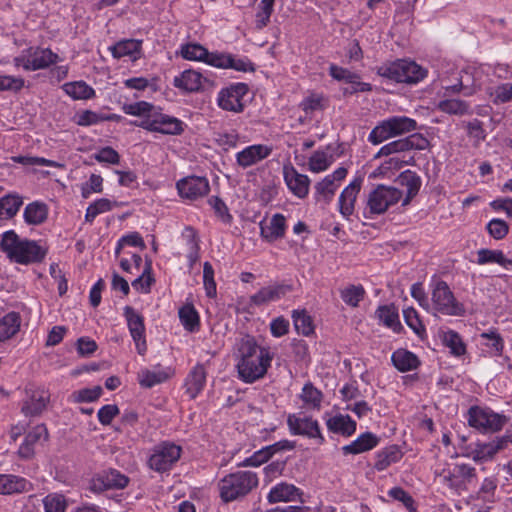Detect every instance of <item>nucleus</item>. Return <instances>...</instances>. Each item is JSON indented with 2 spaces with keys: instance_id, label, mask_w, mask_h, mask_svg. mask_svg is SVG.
<instances>
[{
  "instance_id": "nucleus-1",
  "label": "nucleus",
  "mask_w": 512,
  "mask_h": 512,
  "mask_svg": "<svg viewBox=\"0 0 512 512\" xmlns=\"http://www.w3.org/2000/svg\"><path fill=\"white\" fill-rule=\"evenodd\" d=\"M234 355L238 376L245 383H254L262 379L273 359L270 351L260 347L250 335H245L237 341Z\"/></svg>"
},
{
  "instance_id": "nucleus-2",
  "label": "nucleus",
  "mask_w": 512,
  "mask_h": 512,
  "mask_svg": "<svg viewBox=\"0 0 512 512\" xmlns=\"http://www.w3.org/2000/svg\"><path fill=\"white\" fill-rule=\"evenodd\" d=\"M0 250L15 263L29 265L40 263L48 249L37 241L21 239L13 230L4 232L0 237Z\"/></svg>"
},
{
  "instance_id": "nucleus-3",
  "label": "nucleus",
  "mask_w": 512,
  "mask_h": 512,
  "mask_svg": "<svg viewBox=\"0 0 512 512\" xmlns=\"http://www.w3.org/2000/svg\"><path fill=\"white\" fill-rule=\"evenodd\" d=\"M257 486V474L251 471L230 473L218 483L220 498L225 503L243 498Z\"/></svg>"
},
{
  "instance_id": "nucleus-4",
  "label": "nucleus",
  "mask_w": 512,
  "mask_h": 512,
  "mask_svg": "<svg viewBox=\"0 0 512 512\" xmlns=\"http://www.w3.org/2000/svg\"><path fill=\"white\" fill-rule=\"evenodd\" d=\"M378 74L390 80L416 84L427 76V70L414 61L397 60L388 64H383L377 70Z\"/></svg>"
},
{
  "instance_id": "nucleus-5",
  "label": "nucleus",
  "mask_w": 512,
  "mask_h": 512,
  "mask_svg": "<svg viewBox=\"0 0 512 512\" xmlns=\"http://www.w3.org/2000/svg\"><path fill=\"white\" fill-rule=\"evenodd\" d=\"M416 126L417 123L412 118L393 116L374 127L368 139L372 144L377 145L389 138L411 132L416 129Z\"/></svg>"
},
{
  "instance_id": "nucleus-6",
  "label": "nucleus",
  "mask_w": 512,
  "mask_h": 512,
  "mask_svg": "<svg viewBox=\"0 0 512 512\" xmlns=\"http://www.w3.org/2000/svg\"><path fill=\"white\" fill-rule=\"evenodd\" d=\"M431 299L434 309L443 315L462 316L465 313L463 304L457 301L449 285L443 280L434 284Z\"/></svg>"
},
{
  "instance_id": "nucleus-7",
  "label": "nucleus",
  "mask_w": 512,
  "mask_h": 512,
  "mask_svg": "<svg viewBox=\"0 0 512 512\" xmlns=\"http://www.w3.org/2000/svg\"><path fill=\"white\" fill-rule=\"evenodd\" d=\"M402 196V191L395 187L378 185L368 195L367 209L372 215H381L398 203Z\"/></svg>"
},
{
  "instance_id": "nucleus-8",
  "label": "nucleus",
  "mask_w": 512,
  "mask_h": 512,
  "mask_svg": "<svg viewBox=\"0 0 512 512\" xmlns=\"http://www.w3.org/2000/svg\"><path fill=\"white\" fill-rule=\"evenodd\" d=\"M507 422L504 415L495 413L489 408L473 406L468 411V423L470 426L483 432L499 431Z\"/></svg>"
},
{
  "instance_id": "nucleus-9",
  "label": "nucleus",
  "mask_w": 512,
  "mask_h": 512,
  "mask_svg": "<svg viewBox=\"0 0 512 512\" xmlns=\"http://www.w3.org/2000/svg\"><path fill=\"white\" fill-rule=\"evenodd\" d=\"M181 455V447L169 442L157 445L149 458V466L157 472L169 470Z\"/></svg>"
},
{
  "instance_id": "nucleus-10",
  "label": "nucleus",
  "mask_w": 512,
  "mask_h": 512,
  "mask_svg": "<svg viewBox=\"0 0 512 512\" xmlns=\"http://www.w3.org/2000/svg\"><path fill=\"white\" fill-rule=\"evenodd\" d=\"M48 391L42 388L28 387L22 401L21 413L26 417H36L42 414L49 402Z\"/></svg>"
},
{
  "instance_id": "nucleus-11",
  "label": "nucleus",
  "mask_w": 512,
  "mask_h": 512,
  "mask_svg": "<svg viewBox=\"0 0 512 512\" xmlns=\"http://www.w3.org/2000/svg\"><path fill=\"white\" fill-rule=\"evenodd\" d=\"M247 92L248 86L244 83H237L224 88L218 94V105L226 111L242 112L244 109L242 100Z\"/></svg>"
},
{
  "instance_id": "nucleus-12",
  "label": "nucleus",
  "mask_w": 512,
  "mask_h": 512,
  "mask_svg": "<svg viewBox=\"0 0 512 512\" xmlns=\"http://www.w3.org/2000/svg\"><path fill=\"white\" fill-rule=\"evenodd\" d=\"M287 424L292 434L316 439L318 444H323L324 437L320 432L317 420L311 417L291 414L287 418Z\"/></svg>"
},
{
  "instance_id": "nucleus-13",
  "label": "nucleus",
  "mask_w": 512,
  "mask_h": 512,
  "mask_svg": "<svg viewBox=\"0 0 512 512\" xmlns=\"http://www.w3.org/2000/svg\"><path fill=\"white\" fill-rule=\"evenodd\" d=\"M429 141L419 133L411 134L408 137L392 141L382 146L377 156H389L410 150H424L428 147Z\"/></svg>"
},
{
  "instance_id": "nucleus-14",
  "label": "nucleus",
  "mask_w": 512,
  "mask_h": 512,
  "mask_svg": "<svg viewBox=\"0 0 512 512\" xmlns=\"http://www.w3.org/2000/svg\"><path fill=\"white\" fill-rule=\"evenodd\" d=\"M124 316L127 320L131 337L135 342L137 352L140 355H144L147 351V343L143 316L137 313L131 306L124 308Z\"/></svg>"
},
{
  "instance_id": "nucleus-15",
  "label": "nucleus",
  "mask_w": 512,
  "mask_h": 512,
  "mask_svg": "<svg viewBox=\"0 0 512 512\" xmlns=\"http://www.w3.org/2000/svg\"><path fill=\"white\" fill-rule=\"evenodd\" d=\"M292 291V287L287 284L274 283L262 287L258 292L250 296V306L261 307L271 302H275L283 298L286 294Z\"/></svg>"
},
{
  "instance_id": "nucleus-16",
  "label": "nucleus",
  "mask_w": 512,
  "mask_h": 512,
  "mask_svg": "<svg viewBox=\"0 0 512 512\" xmlns=\"http://www.w3.org/2000/svg\"><path fill=\"white\" fill-rule=\"evenodd\" d=\"M129 480L117 470L104 471L98 474L90 482V490L93 492H103L108 489H122L127 486Z\"/></svg>"
},
{
  "instance_id": "nucleus-17",
  "label": "nucleus",
  "mask_w": 512,
  "mask_h": 512,
  "mask_svg": "<svg viewBox=\"0 0 512 512\" xmlns=\"http://www.w3.org/2000/svg\"><path fill=\"white\" fill-rule=\"evenodd\" d=\"M181 197L190 200L205 196L209 192V182L205 177L190 176L177 182Z\"/></svg>"
},
{
  "instance_id": "nucleus-18",
  "label": "nucleus",
  "mask_w": 512,
  "mask_h": 512,
  "mask_svg": "<svg viewBox=\"0 0 512 512\" xmlns=\"http://www.w3.org/2000/svg\"><path fill=\"white\" fill-rule=\"evenodd\" d=\"M510 444H512V431L507 430L505 435L497 437L491 442L478 444L472 452L473 459L481 462L492 459L497 452L507 448Z\"/></svg>"
},
{
  "instance_id": "nucleus-19",
  "label": "nucleus",
  "mask_w": 512,
  "mask_h": 512,
  "mask_svg": "<svg viewBox=\"0 0 512 512\" xmlns=\"http://www.w3.org/2000/svg\"><path fill=\"white\" fill-rule=\"evenodd\" d=\"M49 438L48 429L45 424H38L29 431L19 446L18 456L21 459H31L35 454V445L41 441H47Z\"/></svg>"
},
{
  "instance_id": "nucleus-20",
  "label": "nucleus",
  "mask_w": 512,
  "mask_h": 512,
  "mask_svg": "<svg viewBox=\"0 0 512 512\" xmlns=\"http://www.w3.org/2000/svg\"><path fill=\"white\" fill-rule=\"evenodd\" d=\"M271 148L263 144L247 146L236 154V163L243 169L258 164L271 154Z\"/></svg>"
},
{
  "instance_id": "nucleus-21",
  "label": "nucleus",
  "mask_w": 512,
  "mask_h": 512,
  "mask_svg": "<svg viewBox=\"0 0 512 512\" xmlns=\"http://www.w3.org/2000/svg\"><path fill=\"white\" fill-rule=\"evenodd\" d=\"M284 180L290 191L298 198H305L308 195L309 177L300 174L293 166L284 167Z\"/></svg>"
},
{
  "instance_id": "nucleus-22",
  "label": "nucleus",
  "mask_w": 512,
  "mask_h": 512,
  "mask_svg": "<svg viewBox=\"0 0 512 512\" xmlns=\"http://www.w3.org/2000/svg\"><path fill=\"white\" fill-rule=\"evenodd\" d=\"M363 179L355 178L344 190L339 197V211L343 217L349 218L354 212L355 202L361 190Z\"/></svg>"
},
{
  "instance_id": "nucleus-23",
  "label": "nucleus",
  "mask_w": 512,
  "mask_h": 512,
  "mask_svg": "<svg viewBox=\"0 0 512 512\" xmlns=\"http://www.w3.org/2000/svg\"><path fill=\"white\" fill-rule=\"evenodd\" d=\"M31 57L32 65L26 66V71L46 69L59 61V56L49 48L30 47L25 50Z\"/></svg>"
},
{
  "instance_id": "nucleus-24",
  "label": "nucleus",
  "mask_w": 512,
  "mask_h": 512,
  "mask_svg": "<svg viewBox=\"0 0 512 512\" xmlns=\"http://www.w3.org/2000/svg\"><path fill=\"white\" fill-rule=\"evenodd\" d=\"M203 82H209L200 72L195 70H185L179 76L174 78V86L186 92H197L202 89Z\"/></svg>"
},
{
  "instance_id": "nucleus-25",
  "label": "nucleus",
  "mask_w": 512,
  "mask_h": 512,
  "mask_svg": "<svg viewBox=\"0 0 512 512\" xmlns=\"http://www.w3.org/2000/svg\"><path fill=\"white\" fill-rule=\"evenodd\" d=\"M31 489L32 484L23 477L11 474H0L1 495H11L15 493L28 492Z\"/></svg>"
},
{
  "instance_id": "nucleus-26",
  "label": "nucleus",
  "mask_w": 512,
  "mask_h": 512,
  "mask_svg": "<svg viewBox=\"0 0 512 512\" xmlns=\"http://www.w3.org/2000/svg\"><path fill=\"white\" fill-rule=\"evenodd\" d=\"M286 219L284 215L277 213L272 216L268 224H260V235L268 242H273L285 235Z\"/></svg>"
},
{
  "instance_id": "nucleus-27",
  "label": "nucleus",
  "mask_w": 512,
  "mask_h": 512,
  "mask_svg": "<svg viewBox=\"0 0 512 512\" xmlns=\"http://www.w3.org/2000/svg\"><path fill=\"white\" fill-rule=\"evenodd\" d=\"M206 369L203 364L194 366L185 380L186 393L191 399H195L203 390L206 383Z\"/></svg>"
},
{
  "instance_id": "nucleus-28",
  "label": "nucleus",
  "mask_w": 512,
  "mask_h": 512,
  "mask_svg": "<svg viewBox=\"0 0 512 512\" xmlns=\"http://www.w3.org/2000/svg\"><path fill=\"white\" fill-rule=\"evenodd\" d=\"M379 443V437L371 432L362 433L349 445L342 448L344 455L360 454L375 448Z\"/></svg>"
},
{
  "instance_id": "nucleus-29",
  "label": "nucleus",
  "mask_w": 512,
  "mask_h": 512,
  "mask_svg": "<svg viewBox=\"0 0 512 512\" xmlns=\"http://www.w3.org/2000/svg\"><path fill=\"white\" fill-rule=\"evenodd\" d=\"M301 494V491L293 484L282 482L270 490L267 499L270 503L288 502L294 501Z\"/></svg>"
},
{
  "instance_id": "nucleus-30",
  "label": "nucleus",
  "mask_w": 512,
  "mask_h": 512,
  "mask_svg": "<svg viewBox=\"0 0 512 512\" xmlns=\"http://www.w3.org/2000/svg\"><path fill=\"white\" fill-rule=\"evenodd\" d=\"M391 360L395 368L400 372L414 370L420 364L418 357L405 349H398L393 352Z\"/></svg>"
},
{
  "instance_id": "nucleus-31",
  "label": "nucleus",
  "mask_w": 512,
  "mask_h": 512,
  "mask_svg": "<svg viewBox=\"0 0 512 512\" xmlns=\"http://www.w3.org/2000/svg\"><path fill=\"white\" fill-rule=\"evenodd\" d=\"M402 456L403 454L398 446H388L377 453L374 467L378 471H383L391 464L400 461Z\"/></svg>"
},
{
  "instance_id": "nucleus-32",
  "label": "nucleus",
  "mask_w": 512,
  "mask_h": 512,
  "mask_svg": "<svg viewBox=\"0 0 512 512\" xmlns=\"http://www.w3.org/2000/svg\"><path fill=\"white\" fill-rule=\"evenodd\" d=\"M156 132L166 135H180L183 132V123L178 118L158 113L156 117Z\"/></svg>"
},
{
  "instance_id": "nucleus-33",
  "label": "nucleus",
  "mask_w": 512,
  "mask_h": 512,
  "mask_svg": "<svg viewBox=\"0 0 512 512\" xmlns=\"http://www.w3.org/2000/svg\"><path fill=\"white\" fill-rule=\"evenodd\" d=\"M21 318L19 313L10 312L0 319V341L12 338L20 329Z\"/></svg>"
},
{
  "instance_id": "nucleus-34",
  "label": "nucleus",
  "mask_w": 512,
  "mask_h": 512,
  "mask_svg": "<svg viewBox=\"0 0 512 512\" xmlns=\"http://www.w3.org/2000/svg\"><path fill=\"white\" fill-rule=\"evenodd\" d=\"M398 181L401 185L407 188V195L402 202V206H406L410 203L411 199L417 195L420 189L421 181L419 176L410 170L402 172L398 178Z\"/></svg>"
},
{
  "instance_id": "nucleus-35",
  "label": "nucleus",
  "mask_w": 512,
  "mask_h": 512,
  "mask_svg": "<svg viewBox=\"0 0 512 512\" xmlns=\"http://www.w3.org/2000/svg\"><path fill=\"white\" fill-rule=\"evenodd\" d=\"M477 263L479 265L497 263L508 269L512 266V260L505 257L501 250L480 249L477 251Z\"/></svg>"
},
{
  "instance_id": "nucleus-36",
  "label": "nucleus",
  "mask_w": 512,
  "mask_h": 512,
  "mask_svg": "<svg viewBox=\"0 0 512 512\" xmlns=\"http://www.w3.org/2000/svg\"><path fill=\"white\" fill-rule=\"evenodd\" d=\"M438 109L450 115H472L473 111L468 102L461 99H445L438 103Z\"/></svg>"
},
{
  "instance_id": "nucleus-37",
  "label": "nucleus",
  "mask_w": 512,
  "mask_h": 512,
  "mask_svg": "<svg viewBox=\"0 0 512 512\" xmlns=\"http://www.w3.org/2000/svg\"><path fill=\"white\" fill-rule=\"evenodd\" d=\"M327 427L332 432L340 433L344 436H350L356 430V422L348 415H338L328 419Z\"/></svg>"
},
{
  "instance_id": "nucleus-38",
  "label": "nucleus",
  "mask_w": 512,
  "mask_h": 512,
  "mask_svg": "<svg viewBox=\"0 0 512 512\" xmlns=\"http://www.w3.org/2000/svg\"><path fill=\"white\" fill-rule=\"evenodd\" d=\"M179 319L183 327L189 331H197L200 327L199 314L191 303H186L179 309Z\"/></svg>"
},
{
  "instance_id": "nucleus-39",
  "label": "nucleus",
  "mask_w": 512,
  "mask_h": 512,
  "mask_svg": "<svg viewBox=\"0 0 512 512\" xmlns=\"http://www.w3.org/2000/svg\"><path fill=\"white\" fill-rule=\"evenodd\" d=\"M63 90L76 100L90 99L95 95L94 89L84 81L66 83L63 85Z\"/></svg>"
},
{
  "instance_id": "nucleus-40",
  "label": "nucleus",
  "mask_w": 512,
  "mask_h": 512,
  "mask_svg": "<svg viewBox=\"0 0 512 512\" xmlns=\"http://www.w3.org/2000/svg\"><path fill=\"white\" fill-rule=\"evenodd\" d=\"M47 206L43 203L33 202L26 206L24 219L28 224L38 225L47 219Z\"/></svg>"
},
{
  "instance_id": "nucleus-41",
  "label": "nucleus",
  "mask_w": 512,
  "mask_h": 512,
  "mask_svg": "<svg viewBox=\"0 0 512 512\" xmlns=\"http://www.w3.org/2000/svg\"><path fill=\"white\" fill-rule=\"evenodd\" d=\"M337 188V183H334L330 178L325 177L314 186L316 200L318 202H323L324 204H329L332 201Z\"/></svg>"
},
{
  "instance_id": "nucleus-42",
  "label": "nucleus",
  "mask_w": 512,
  "mask_h": 512,
  "mask_svg": "<svg viewBox=\"0 0 512 512\" xmlns=\"http://www.w3.org/2000/svg\"><path fill=\"white\" fill-rule=\"evenodd\" d=\"M376 314L380 321H382L387 327L391 328L393 331L398 332L401 329V324L399 322L398 311L393 305H383L380 306Z\"/></svg>"
},
{
  "instance_id": "nucleus-43",
  "label": "nucleus",
  "mask_w": 512,
  "mask_h": 512,
  "mask_svg": "<svg viewBox=\"0 0 512 512\" xmlns=\"http://www.w3.org/2000/svg\"><path fill=\"white\" fill-rule=\"evenodd\" d=\"M22 198L18 195H6L0 198V219H10L22 206Z\"/></svg>"
},
{
  "instance_id": "nucleus-44",
  "label": "nucleus",
  "mask_w": 512,
  "mask_h": 512,
  "mask_svg": "<svg viewBox=\"0 0 512 512\" xmlns=\"http://www.w3.org/2000/svg\"><path fill=\"white\" fill-rule=\"evenodd\" d=\"M441 339L443 344L450 349V352L455 356H462L466 352V345L464 344L460 335L453 331L441 332Z\"/></svg>"
},
{
  "instance_id": "nucleus-45",
  "label": "nucleus",
  "mask_w": 512,
  "mask_h": 512,
  "mask_svg": "<svg viewBox=\"0 0 512 512\" xmlns=\"http://www.w3.org/2000/svg\"><path fill=\"white\" fill-rule=\"evenodd\" d=\"M365 296V290L362 285L350 284L340 290V297L345 304L351 307H358Z\"/></svg>"
},
{
  "instance_id": "nucleus-46",
  "label": "nucleus",
  "mask_w": 512,
  "mask_h": 512,
  "mask_svg": "<svg viewBox=\"0 0 512 512\" xmlns=\"http://www.w3.org/2000/svg\"><path fill=\"white\" fill-rule=\"evenodd\" d=\"M169 375L163 370L152 371L143 369L138 373V381L142 387L151 388L168 379Z\"/></svg>"
},
{
  "instance_id": "nucleus-47",
  "label": "nucleus",
  "mask_w": 512,
  "mask_h": 512,
  "mask_svg": "<svg viewBox=\"0 0 512 512\" xmlns=\"http://www.w3.org/2000/svg\"><path fill=\"white\" fill-rule=\"evenodd\" d=\"M141 48V42L129 39L123 40L110 47L114 58L120 59L125 56H133L138 53Z\"/></svg>"
},
{
  "instance_id": "nucleus-48",
  "label": "nucleus",
  "mask_w": 512,
  "mask_h": 512,
  "mask_svg": "<svg viewBox=\"0 0 512 512\" xmlns=\"http://www.w3.org/2000/svg\"><path fill=\"white\" fill-rule=\"evenodd\" d=\"M275 0H261L256 13L255 27L262 30L270 22V17L274 10Z\"/></svg>"
},
{
  "instance_id": "nucleus-49",
  "label": "nucleus",
  "mask_w": 512,
  "mask_h": 512,
  "mask_svg": "<svg viewBox=\"0 0 512 512\" xmlns=\"http://www.w3.org/2000/svg\"><path fill=\"white\" fill-rule=\"evenodd\" d=\"M181 56L186 60L204 62L208 56V50L200 44L188 43L182 45Z\"/></svg>"
},
{
  "instance_id": "nucleus-50",
  "label": "nucleus",
  "mask_w": 512,
  "mask_h": 512,
  "mask_svg": "<svg viewBox=\"0 0 512 512\" xmlns=\"http://www.w3.org/2000/svg\"><path fill=\"white\" fill-rule=\"evenodd\" d=\"M292 317L294 319L295 329L298 333H301L304 336H309L313 333L314 327L312 324V319L308 314H306L304 311H294Z\"/></svg>"
},
{
  "instance_id": "nucleus-51",
  "label": "nucleus",
  "mask_w": 512,
  "mask_h": 512,
  "mask_svg": "<svg viewBox=\"0 0 512 512\" xmlns=\"http://www.w3.org/2000/svg\"><path fill=\"white\" fill-rule=\"evenodd\" d=\"M45 512H65L67 502L62 494L51 493L43 499Z\"/></svg>"
},
{
  "instance_id": "nucleus-52",
  "label": "nucleus",
  "mask_w": 512,
  "mask_h": 512,
  "mask_svg": "<svg viewBox=\"0 0 512 512\" xmlns=\"http://www.w3.org/2000/svg\"><path fill=\"white\" fill-rule=\"evenodd\" d=\"M154 278L151 276V262H147L142 274L132 281V287L139 292L148 293Z\"/></svg>"
},
{
  "instance_id": "nucleus-53",
  "label": "nucleus",
  "mask_w": 512,
  "mask_h": 512,
  "mask_svg": "<svg viewBox=\"0 0 512 512\" xmlns=\"http://www.w3.org/2000/svg\"><path fill=\"white\" fill-rule=\"evenodd\" d=\"M302 401L314 408H319L322 401V393L312 383H306L300 395Z\"/></svg>"
},
{
  "instance_id": "nucleus-54",
  "label": "nucleus",
  "mask_w": 512,
  "mask_h": 512,
  "mask_svg": "<svg viewBox=\"0 0 512 512\" xmlns=\"http://www.w3.org/2000/svg\"><path fill=\"white\" fill-rule=\"evenodd\" d=\"M154 106L146 101H139L131 104H125L123 106V111L128 115L145 117L151 116L153 113Z\"/></svg>"
},
{
  "instance_id": "nucleus-55",
  "label": "nucleus",
  "mask_w": 512,
  "mask_h": 512,
  "mask_svg": "<svg viewBox=\"0 0 512 512\" xmlns=\"http://www.w3.org/2000/svg\"><path fill=\"white\" fill-rule=\"evenodd\" d=\"M393 500L403 503L409 512H416L415 501L412 496L401 487H393L388 491Z\"/></svg>"
},
{
  "instance_id": "nucleus-56",
  "label": "nucleus",
  "mask_w": 512,
  "mask_h": 512,
  "mask_svg": "<svg viewBox=\"0 0 512 512\" xmlns=\"http://www.w3.org/2000/svg\"><path fill=\"white\" fill-rule=\"evenodd\" d=\"M437 478L440 483L446 485L447 487L454 489L456 491L463 490L462 484L458 479L455 468L453 469H443L440 473H437Z\"/></svg>"
},
{
  "instance_id": "nucleus-57",
  "label": "nucleus",
  "mask_w": 512,
  "mask_h": 512,
  "mask_svg": "<svg viewBox=\"0 0 512 512\" xmlns=\"http://www.w3.org/2000/svg\"><path fill=\"white\" fill-rule=\"evenodd\" d=\"M203 282L206 295L210 298L216 296V283L214 280V269L210 262H205L203 265Z\"/></svg>"
},
{
  "instance_id": "nucleus-58",
  "label": "nucleus",
  "mask_w": 512,
  "mask_h": 512,
  "mask_svg": "<svg viewBox=\"0 0 512 512\" xmlns=\"http://www.w3.org/2000/svg\"><path fill=\"white\" fill-rule=\"evenodd\" d=\"M403 315L406 324L417 334L421 335L425 332L424 325L422 324L417 311L409 307L403 310Z\"/></svg>"
},
{
  "instance_id": "nucleus-59",
  "label": "nucleus",
  "mask_w": 512,
  "mask_h": 512,
  "mask_svg": "<svg viewBox=\"0 0 512 512\" xmlns=\"http://www.w3.org/2000/svg\"><path fill=\"white\" fill-rule=\"evenodd\" d=\"M309 169L312 172H322L326 170L330 162L328 160V155L324 151H315L313 155L309 158Z\"/></svg>"
},
{
  "instance_id": "nucleus-60",
  "label": "nucleus",
  "mask_w": 512,
  "mask_h": 512,
  "mask_svg": "<svg viewBox=\"0 0 512 512\" xmlns=\"http://www.w3.org/2000/svg\"><path fill=\"white\" fill-rule=\"evenodd\" d=\"M491 96L495 104H503L512 101V83H503L496 86Z\"/></svg>"
},
{
  "instance_id": "nucleus-61",
  "label": "nucleus",
  "mask_w": 512,
  "mask_h": 512,
  "mask_svg": "<svg viewBox=\"0 0 512 512\" xmlns=\"http://www.w3.org/2000/svg\"><path fill=\"white\" fill-rule=\"evenodd\" d=\"M487 230L491 237L496 240H501L508 234L509 226L502 219H492L487 224Z\"/></svg>"
},
{
  "instance_id": "nucleus-62",
  "label": "nucleus",
  "mask_w": 512,
  "mask_h": 512,
  "mask_svg": "<svg viewBox=\"0 0 512 512\" xmlns=\"http://www.w3.org/2000/svg\"><path fill=\"white\" fill-rule=\"evenodd\" d=\"M215 141L224 150L236 147L239 141V134L232 130L230 132L215 133Z\"/></svg>"
},
{
  "instance_id": "nucleus-63",
  "label": "nucleus",
  "mask_w": 512,
  "mask_h": 512,
  "mask_svg": "<svg viewBox=\"0 0 512 512\" xmlns=\"http://www.w3.org/2000/svg\"><path fill=\"white\" fill-rule=\"evenodd\" d=\"M329 72L334 79L339 81H345L348 84L356 82L358 83V79H360V77L357 74L334 64L330 66Z\"/></svg>"
},
{
  "instance_id": "nucleus-64",
  "label": "nucleus",
  "mask_w": 512,
  "mask_h": 512,
  "mask_svg": "<svg viewBox=\"0 0 512 512\" xmlns=\"http://www.w3.org/2000/svg\"><path fill=\"white\" fill-rule=\"evenodd\" d=\"M323 100L324 98L322 95L311 94L301 102L300 107L306 114H312L313 112L324 108Z\"/></svg>"
}]
</instances>
